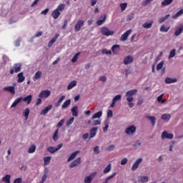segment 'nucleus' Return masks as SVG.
Here are the masks:
<instances>
[{
	"label": "nucleus",
	"instance_id": "1",
	"mask_svg": "<svg viewBox=\"0 0 183 183\" xmlns=\"http://www.w3.org/2000/svg\"><path fill=\"white\" fill-rule=\"evenodd\" d=\"M138 92L137 89L129 90L126 92L127 101L128 102V106L129 108H134V95H135Z\"/></svg>",
	"mask_w": 183,
	"mask_h": 183
},
{
	"label": "nucleus",
	"instance_id": "2",
	"mask_svg": "<svg viewBox=\"0 0 183 183\" xmlns=\"http://www.w3.org/2000/svg\"><path fill=\"white\" fill-rule=\"evenodd\" d=\"M22 68V64L21 63H16L14 64L11 69H10L11 75H14V74H18V72H21V69Z\"/></svg>",
	"mask_w": 183,
	"mask_h": 183
},
{
	"label": "nucleus",
	"instance_id": "3",
	"mask_svg": "<svg viewBox=\"0 0 183 183\" xmlns=\"http://www.w3.org/2000/svg\"><path fill=\"white\" fill-rule=\"evenodd\" d=\"M62 147H64V144H59L57 147L50 146L47 148V151L50 154H55V152H58V151H59Z\"/></svg>",
	"mask_w": 183,
	"mask_h": 183
},
{
	"label": "nucleus",
	"instance_id": "4",
	"mask_svg": "<svg viewBox=\"0 0 183 183\" xmlns=\"http://www.w3.org/2000/svg\"><path fill=\"white\" fill-rule=\"evenodd\" d=\"M101 32L102 35H104L105 36H111L115 34V31H109V29L107 27H102L101 29Z\"/></svg>",
	"mask_w": 183,
	"mask_h": 183
},
{
	"label": "nucleus",
	"instance_id": "5",
	"mask_svg": "<svg viewBox=\"0 0 183 183\" xmlns=\"http://www.w3.org/2000/svg\"><path fill=\"white\" fill-rule=\"evenodd\" d=\"M97 174H98V172H94L90 174V175L86 176L84 177V183H91L92 182V180L94 179V178H95V177L97 176Z\"/></svg>",
	"mask_w": 183,
	"mask_h": 183
},
{
	"label": "nucleus",
	"instance_id": "6",
	"mask_svg": "<svg viewBox=\"0 0 183 183\" xmlns=\"http://www.w3.org/2000/svg\"><path fill=\"white\" fill-rule=\"evenodd\" d=\"M84 20H79L76 25L74 26V31L75 32H79L81 31V28L84 26Z\"/></svg>",
	"mask_w": 183,
	"mask_h": 183
},
{
	"label": "nucleus",
	"instance_id": "7",
	"mask_svg": "<svg viewBox=\"0 0 183 183\" xmlns=\"http://www.w3.org/2000/svg\"><path fill=\"white\" fill-rule=\"evenodd\" d=\"M136 131L137 127L135 126H130L125 129V133L127 135H132Z\"/></svg>",
	"mask_w": 183,
	"mask_h": 183
},
{
	"label": "nucleus",
	"instance_id": "8",
	"mask_svg": "<svg viewBox=\"0 0 183 183\" xmlns=\"http://www.w3.org/2000/svg\"><path fill=\"white\" fill-rule=\"evenodd\" d=\"M51 95V91L49 90H42L39 94V98H48Z\"/></svg>",
	"mask_w": 183,
	"mask_h": 183
},
{
	"label": "nucleus",
	"instance_id": "9",
	"mask_svg": "<svg viewBox=\"0 0 183 183\" xmlns=\"http://www.w3.org/2000/svg\"><path fill=\"white\" fill-rule=\"evenodd\" d=\"M174 138V134L167 133V131H164L162 134V139H172Z\"/></svg>",
	"mask_w": 183,
	"mask_h": 183
},
{
	"label": "nucleus",
	"instance_id": "10",
	"mask_svg": "<svg viewBox=\"0 0 183 183\" xmlns=\"http://www.w3.org/2000/svg\"><path fill=\"white\" fill-rule=\"evenodd\" d=\"M183 32V24H179V26L175 28L174 36H179Z\"/></svg>",
	"mask_w": 183,
	"mask_h": 183
},
{
	"label": "nucleus",
	"instance_id": "11",
	"mask_svg": "<svg viewBox=\"0 0 183 183\" xmlns=\"http://www.w3.org/2000/svg\"><path fill=\"white\" fill-rule=\"evenodd\" d=\"M80 164H81V157H77L69 164V168H75V167H78Z\"/></svg>",
	"mask_w": 183,
	"mask_h": 183
},
{
	"label": "nucleus",
	"instance_id": "12",
	"mask_svg": "<svg viewBox=\"0 0 183 183\" xmlns=\"http://www.w3.org/2000/svg\"><path fill=\"white\" fill-rule=\"evenodd\" d=\"M132 62H134V57L132 56H127L124 57L123 61L124 65H129Z\"/></svg>",
	"mask_w": 183,
	"mask_h": 183
},
{
	"label": "nucleus",
	"instance_id": "13",
	"mask_svg": "<svg viewBox=\"0 0 183 183\" xmlns=\"http://www.w3.org/2000/svg\"><path fill=\"white\" fill-rule=\"evenodd\" d=\"M132 32V30L129 29L127 30L124 34H123L120 37V41H127L128 39V37L129 35H131V33Z\"/></svg>",
	"mask_w": 183,
	"mask_h": 183
},
{
	"label": "nucleus",
	"instance_id": "14",
	"mask_svg": "<svg viewBox=\"0 0 183 183\" xmlns=\"http://www.w3.org/2000/svg\"><path fill=\"white\" fill-rule=\"evenodd\" d=\"M149 181V177L147 176H139L138 177L137 182L139 183H147Z\"/></svg>",
	"mask_w": 183,
	"mask_h": 183
},
{
	"label": "nucleus",
	"instance_id": "15",
	"mask_svg": "<svg viewBox=\"0 0 183 183\" xmlns=\"http://www.w3.org/2000/svg\"><path fill=\"white\" fill-rule=\"evenodd\" d=\"M141 162H142V158H139L132 166V171H137V169L139 167Z\"/></svg>",
	"mask_w": 183,
	"mask_h": 183
},
{
	"label": "nucleus",
	"instance_id": "16",
	"mask_svg": "<svg viewBox=\"0 0 183 183\" xmlns=\"http://www.w3.org/2000/svg\"><path fill=\"white\" fill-rule=\"evenodd\" d=\"M107 21V14H103L100 16V19L97 21V25L101 26Z\"/></svg>",
	"mask_w": 183,
	"mask_h": 183
},
{
	"label": "nucleus",
	"instance_id": "17",
	"mask_svg": "<svg viewBox=\"0 0 183 183\" xmlns=\"http://www.w3.org/2000/svg\"><path fill=\"white\" fill-rule=\"evenodd\" d=\"M79 152H81L79 150L74 152L67 159V162H71V161L75 159V158H76V156L78 155V154H79Z\"/></svg>",
	"mask_w": 183,
	"mask_h": 183
},
{
	"label": "nucleus",
	"instance_id": "18",
	"mask_svg": "<svg viewBox=\"0 0 183 183\" xmlns=\"http://www.w3.org/2000/svg\"><path fill=\"white\" fill-rule=\"evenodd\" d=\"M52 109V104H49L40 113V115H46L49 111Z\"/></svg>",
	"mask_w": 183,
	"mask_h": 183
},
{
	"label": "nucleus",
	"instance_id": "19",
	"mask_svg": "<svg viewBox=\"0 0 183 183\" xmlns=\"http://www.w3.org/2000/svg\"><path fill=\"white\" fill-rule=\"evenodd\" d=\"M4 90L10 92L11 95H15V87L13 86L4 87Z\"/></svg>",
	"mask_w": 183,
	"mask_h": 183
},
{
	"label": "nucleus",
	"instance_id": "20",
	"mask_svg": "<svg viewBox=\"0 0 183 183\" xmlns=\"http://www.w3.org/2000/svg\"><path fill=\"white\" fill-rule=\"evenodd\" d=\"M61 15V11H59L56 9H54L51 13V16L54 19H58Z\"/></svg>",
	"mask_w": 183,
	"mask_h": 183
},
{
	"label": "nucleus",
	"instance_id": "21",
	"mask_svg": "<svg viewBox=\"0 0 183 183\" xmlns=\"http://www.w3.org/2000/svg\"><path fill=\"white\" fill-rule=\"evenodd\" d=\"M17 82H19V84H21V82H24V81H25V76H24V72H20L17 75Z\"/></svg>",
	"mask_w": 183,
	"mask_h": 183
},
{
	"label": "nucleus",
	"instance_id": "22",
	"mask_svg": "<svg viewBox=\"0 0 183 183\" xmlns=\"http://www.w3.org/2000/svg\"><path fill=\"white\" fill-rule=\"evenodd\" d=\"M22 101L26 102L28 104H31V102H32V95L29 94L26 97H22Z\"/></svg>",
	"mask_w": 183,
	"mask_h": 183
},
{
	"label": "nucleus",
	"instance_id": "23",
	"mask_svg": "<svg viewBox=\"0 0 183 183\" xmlns=\"http://www.w3.org/2000/svg\"><path fill=\"white\" fill-rule=\"evenodd\" d=\"M147 118L150 120L152 127H155V124H157V118L154 116H147Z\"/></svg>",
	"mask_w": 183,
	"mask_h": 183
},
{
	"label": "nucleus",
	"instance_id": "24",
	"mask_svg": "<svg viewBox=\"0 0 183 183\" xmlns=\"http://www.w3.org/2000/svg\"><path fill=\"white\" fill-rule=\"evenodd\" d=\"M97 131H98V127H93L90 130V136L89 138H94L97 135Z\"/></svg>",
	"mask_w": 183,
	"mask_h": 183
},
{
	"label": "nucleus",
	"instance_id": "25",
	"mask_svg": "<svg viewBox=\"0 0 183 183\" xmlns=\"http://www.w3.org/2000/svg\"><path fill=\"white\" fill-rule=\"evenodd\" d=\"M71 114L73 117H78V107L74 106L71 109Z\"/></svg>",
	"mask_w": 183,
	"mask_h": 183
},
{
	"label": "nucleus",
	"instance_id": "26",
	"mask_svg": "<svg viewBox=\"0 0 183 183\" xmlns=\"http://www.w3.org/2000/svg\"><path fill=\"white\" fill-rule=\"evenodd\" d=\"M22 101V97L17 98L16 99L14 100V102L12 103L11 108H15L19 102Z\"/></svg>",
	"mask_w": 183,
	"mask_h": 183
},
{
	"label": "nucleus",
	"instance_id": "27",
	"mask_svg": "<svg viewBox=\"0 0 183 183\" xmlns=\"http://www.w3.org/2000/svg\"><path fill=\"white\" fill-rule=\"evenodd\" d=\"M69 105H71V99H67L66 100L64 104L61 106L62 109H65L66 108H68V107H69Z\"/></svg>",
	"mask_w": 183,
	"mask_h": 183
},
{
	"label": "nucleus",
	"instance_id": "28",
	"mask_svg": "<svg viewBox=\"0 0 183 183\" xmlns=\"http://www.w3.org/2000/svg\"><path fill=\"white\" fill-rule=\"evenodd\" d=\"M161 119H162L163 121L168 122L169 121V119H171V114H162L161 117Z\"/></svg>",
	"mask_w": 183,
	"mask_h": 183
},
{
	"label": "nucleus",
	"instance_id": "29",
	"mask_svg": "<svg viewBox=\"0 0 183 183\" xmlns=\"http://www.w3.org/2000/svg\"><path fill=\"white\" fill-rule=\"evenodd\" d=\"M3 182L11 183V175L6 174L5 177L2 178Z\"/></svg>",
	"mask_w": 183,
	"mask_h": 183
},
{
	"label": "nucleus",
	"instance_id": "30",
	"mask_svg": "<svg viewBox=\"0 0 183 183\" xmlns=\"http://www.w3.org/2000/svg\"><path fill=\"white\" fill-rule=\"evenodd\" d=\"M177 79H171L169 77H167L165 79L164 82L166 84H174L177 82Z\"/></svg>",
	"mask_w": 183,
	"mask_h": 183
},
{
	"label": "nucleus",
	"instance_id": "31",
	"mask_svg": "<svg viewBox=\"0 0 183 183\" xmlns=\"http://www.w3.org/2000/svg\"><path fill=\"white\" fill-rule=\"evenodd\" d=\"M74 86H76V81L74 80L71 81L69 85L67 86V89L69 91L70 89H72Z\"/></svg>",
	"mask_w": 183,
	"mask_h": 183
},
{
	"label": "nucleus",
	"instance_id": "32",
	"mask_svg": "<svg viewBox=\"0 0 183 183\" xmlns=\"http://www.w3.org/2000/svg\"><path fill=\"white\" fill-rule=\"evenodd\" d=\"M65 4H60L57 8L56 9L59 12H64V10L65 9Z\"/></svg>",
	"mask_w": 183,
	"mask_h": 183
},
{
	"label": "nucleus",
	"instance_id": "33",
	"mask_svg": "<svg viewBox=\"0 0 183 183\" xmlns=\"http://www.w3.org/2000/svg\"><path fill=\"white\" fill-rule=\"evenodd\" d=\"M153 24H154V21H150L149 23L146 22L144 24H142V26L146 29H149V28H152Z\"/></svg>",
	"mask_w": 183,
	"mask_h": 183
},
{
	"label": "nucleus",
	"instance_id": "34",
	"mask_svg": "<svg viewBox=\"0 0 183 183\" xmlns=\"http://www.w3.org/2000/svg\"><path fill=\"white\" fill-rule=\"evenodd\" d=\"M182 14H183V9H181L174 16H172V19H177V18H178V16H181V15H182Z\"/></svg>",
	"mask_w": 183,
	"mask_h": 183
},
{
	"label": "nucleus",
	"instance_id": "35",
	"mask_svg": "<svg viewBox=\"0 0 183 183\" xmlns=\"http://www.w3.org/2000/svg\"><path fill=\"white\" fill-rule=\"evenodd\" d=\"M174 0H164V1L162 2V6H167L168 5H171Z\"/></svg>",
	"mask_w": 183,
	"mask_h": 183
},
{
	"label": "nucleus",
	"instance_id": "36",
	"mask_svg": "<svg viewBox=\"0 0 183 183\" xmlns=\"http://www.w3.org/2000/svg\"><path fill=\"white\" fill-rule=\"evenodd\" d=\"M36 150V146H35V144H33L29 148L28 153L34 154V152H35Z\"/></svg>",
	"mask_w": 183,
	"mask_h": 183
},
{
	"label": "nucleus",
	"instance_id": "37",
	"mask_svg": "<svg viewBox=\"0 0 183 183\" xmlns=\"http://www.w3.org/2000/svg\"><path fill=\"white\" fill-rule=\"evenodd\" d=\"M169 28L171 27L167 26L165 25H162V26L160 27V32H168V31H169Z\"/></svg>",
	"mask_w": 183,
	"mask_h": 183
},
{
	"label": "nucleus",
	"instance_id": "38",
	"mask_svg": "<svg viewBox=\"0 0 183 183\" xmlns=\"http://www.w3.org/2000/svg\"><path fill=\"white\" fill-rule=\"evenodd\" d=\"M101 117H102V112L99 111L92 116V119H97V118H101Z\"/></svg>",
	"mask_w": 183,
	"mask_h": 183
},
{
	"label": "nucleus",
	"instance_id": "39",
	"mask_svg": "<svg viewBox=\"0 0 183 183\" xmlns=\"http://www.w3.org/2000/svg\"><path fill=\"white\" fill-rule=\"evenodd\" d=\"M29 108H26L24 111L23 112V115L25 117V119H28V117H29Z\"/></svg>",
	"mask_w": 183,
	"mask_h": 183
},
{
	"label": "nucleus",
	"instance_id": "40",
	"mask_svg": "<svg viewBox=\"0 0 183 183\" xmlns=\"http://www.w3.org/2000/svg\"><path fill=\"white\" fill-rule=\"evenodd\" d=\"M112 51L113 54H117L119 51V45L115 44L112 47Z\"/></svg>",
	"mask_w": 183,
	"mask_h": 183
},
{
	"label": "nucleus",
	"instance_id": "41",
	"mask_svg": "<svg viewBox=\"0 0 183 183\" xmlns=\"http://www.w3.org/2000/svg\"><path fill=\"white\" fill-rule=\"evenodd\" d=\"M79 55H81V53L79 52V53H76L74 56L73 58L71 59V62L73 64H75V62H76V61H78V57L79 56Z\"/></svg>",
	"mask_w": 183,
	"mask_h": 183
},
{
	"label": "nucleus",
	"instance_id": "42",
	"mask_svg": "<svg viewBox=\"0 0 183 183\" xmlns=\"http://www.w3.org/2000/svg\"><path fill=\"white\" fill-rule=\"evenodd\" d=\"M111 169H112V167H111V164H109L104 169L103 172L104 174H108L109 172H111Z\"/></svg>",
	"mask_w": 183,
	"mask_h": 183
},
{
	"label": "nucleus",
	"instance_id": "43",
	"mask_svg": "<svg viewBox=\"0 0 183 183\" xmlns=\"http://www.w3.org/2000/svg\"><path fill=\"white\" fill-rule=\"evenodd\" d=\"M52 157L51 156H47V157H45L44 158V165H48V164H49V162H51V159Z\"/></svg>",
	"mask_w": 183,
	"mask_h": 183
},
{
	"label": "nucleus",
	"instance_id": "44",
	"mask_svg": "<svg viewBox=\"0 0 183 183\" xmlns=\"http://www.w3.org/2000/svg\"><path fill=\"white\" fill-rule=\"evenodd\" d=\"M169 18V14H167L165 16L161 17V19L159 20V24H162V22H165V21H167V19H168Z\"/></svg>",
	"mask_w": 183,
	"mask_h": 183
},
{
	"label": "nucleus",
	"instance_id": "45",
	"mask_svg": "<svg viewBox=\"0 0 183 183\" xmlns=\"http://www.w3.org/2000/svg\"><path fill=\"white\" fill-rule=\"evenodd\" d=\"M115 175H117V172H114L110 176L107 177L105 179L104 183H108V181H109V179H112V178H114Z\"/></svg>",
	"mask_w": 183,
	"mask_h": 183
},
{
	"label": "nucleus",
	"instance_id": "46",
	"mask_svg": "<svg viewBox=\"0 0 183 183\" xmlns=\"http://www.w3.org/2000/svg\"><path fill=\"white\" fill-rule=\"evenodd\" d=\"M115 175H117V172H114L110 176L107 177L105 179L104 183H108V181H109V179H112V178H114Z\"/></svg>",
	"mask_w": 183,
	"mask_h": 183
},
{
	"label": "nucleus",
	"instance_id": "47",
	"mask_svg": "<svg viewBox=\"0 0 183 183\" xmlns=\"http://www.w3.org/2000/svg\"><path fill=\"white\" fill-rule=\"evenodd\" d=\"M74 121H75V118L74 117H71L69 121L66 122V126L69 127L71 125H72V124H74Z\"/></svg>",
	"mask_w": 183,
	"mask_h": 183
},
{
	"label": "nucleus",
	"instance_id": "48",
	"mask_svg": "<svg viewBox=\"0 0 183 183\" xmlns=\"http://www.w3.org/2000/svg\"><path fill=\"white\" fill-rule=\"evenodd\" d=\"M41 76H42V72L40 71H38L35 74L34 79H39V78H41Z\"/></svg>",
	"mask_w": 183,
	"mask_h": 183
},
{
	"label": "nucleus",
	"instance_id": "49",
	"mask_svg": "<svg viewBox=\"0 0 183 183\" xmlns=\"http://www.w3.org/2000/svg\"><path fill=\"white\" fill-rule=\"evenodd\" d=\"M176 55V50L175 49H172L169 55V59H171V58H174V56H175Z\"/></svg>",
	"mask_w": 183,
	"mask_h": 183
},
{
	"label": "nucleus",
	"instance_id": "50",
	"mask_svg": "<svg viewBox=\"0 0 183 183\" xmlns=\"http://www.w3.org/2000/svg\"><path fill=\"white\" fill-rule=\"evenodd\" d=\"M58 132H59V129H56L54 132V134L53 135V139L54 141H56L58 139Z\"/></svg>",
	"mask_w": 183,
	"mask_h": 183
},
{
	"label": "nucleus",
	"instance_id": "51",
	"mask_svg": "<svg viewBox=\"0 0 183 183\" xmlns=\"http://www.w3.org/2000/svg\"><path fill=\"white\" fill-rule=\"evenodd\" d=\"M121 98H122V96L121 94H118L116 95L114 98H113V102H117V101H119L121 99Z\"/></svg>",
	"mask_w": 183,
	"mask_h": 183
},
{
	"label": "nucleus",
	"instance_id": "52",
	"mask_svg": "<svg viewBox=\"0 0 183 183\" xmlns=\"http://www.w3.org/2000/svg\"><path fill=\"white\" fill-rule=\"evenodd\" d=\"M108 128H109V124L108 122H104V127L103 128V132H107L108 131Z\"/></svg>",
	"mask_w": 183,
	"mask_h": 183
},
{
	"label": "nucleus",
	"instance_id": "53",
	"mask_svg": "<svg viewBox=\"0 0 183 183\" xmlns=\"http://www.w3.org/2000/svg\"><path fill=\"white\" fill-rule=\"evenodd\" d=\"M162 66H164V61H162L160 63L157 64V71L162 69Z\"/></svg>",
	"mask_w": 183,
	"mask_h": 183
},
{
	"label": "nucleus",
	"instance_id": "54",
	"mask_svg": "<svg viewBox=\"0 0 183 183\" xmlns=\"http://www.w3.org/2000/svg\"><path fill=\"white\" fill-rule=\"evenodd\" d=\"M64 124H65V119H62L60 120V122L57 124L56 128H61V127H62V125H64Z\"/></svg>",
	"mask_w": 183,
	"mask_h": 183
},
{
	"label": "nucleus",
	"instance_id": "55",
	"mask_svg": "<svg viewBox=\"0 0 183 183\" xmlns=\"http://www.w3.org/2000/svg\"><path fill=\"white\" fill-rule=\"evenodd\" d=\"M102 54H106V55H111V54H112V51H111V50H107V49H104L102 51Z\"/></svg>",
	"mask_w": 183,
	"mask_h": 183
},
{
	"label": "nucleus",
	"instance_id": "56",
	"mask_svg": "<svg viewBox=\"0 0 183 183\" xmlns=\"http://www.w3.org/2000/svg\"><path fill=\"white\" fill-rule=\"evenodd\" d=\"M127 5H128V4H127V3H122V4H120L121 10H122V11H124V10H126Z\"/></svg>",
	"mask_w": 183,
	"mask_h": 183
},
{
	"label": "nucleus",
	"instance_id": "57",
	"mask_svg": "<svg viewBox=\"0 0 183 183\" xmlns=\"http://www.w3.org/2000/svg\"><path fill=\"white\" fill-rule=\"evenodd\" d=\"M46 178H48V174L46 172H45L42 177L41 181L40 182V183H44L45 182V181H46Z\"/></svg>",
	"mask_w": 183,
	"mask_h": 183
},
{
	"label": "nucleus",
	"instance_id": "58",
	"mask_svg": "<svg viewBox=\"0 0 183 183\" xmlns=\"http://www.w3.org/2000/svg\"><path fill=\"white\" fill-rule=\"evenodd\" d=\"M93 151L96 155H98L99 154V146L94 147Z\"/></svg>",
	"mask_w": 183,
	"mask_h": 183
},
{
	"label": "nucleus",
	"instance_id": "59",
	"mask_svg": "<svg viewBox=\"0 0 183 183\" xmlns=\"http://www.w3.org/2000/svg\"><path fill=\"white\" fill-rule=\"evenodd\" d=\"M115 149V146L114 144H111L107 147V151H114Z\"/></svg>",
	"mask_w": 183,
	"mask_h": 183
},
{
	"label": "nucleus",
	"instance_id": "60",
	"mask_svg": "<svg viewBox=\"0 0 183 183\" xmlns=\"http://www.w3.org/2000/svg\"><path fill=\"white\" fill-rule=\"evenodd\" d=\"M55 42H56V38H53L48 44V46H51V45H54V44H55Z\"/></svg>",
	"mask_w": 183,
	"mask_h": 183
},
{
	"label": "nucleus",
	"instance_id": "61",
	"mask_svg": "<svg viewBox=\"0 0 183 183\" xmlns=\"http://www.w3.org/2000/svg\"><path fill=\"white\" fill-rule=\"evenodd\" d=\"M134 13H131L129 15L127 16V21H132L134 19Z\"/></svg>",
	"mask_w": 183,
	"mask_h": 183
},
{
	"label": "nucleus",
	"instance_id": "62",
	"mask_svg": "<svg viewBox=\"0 0 183 183\" xmlns=\"http://www.w3.org/2000/svg\"><path fill=\"white\" fill-rule=\"evenodd\" d=\"M22 182V178H16L14 180L13 183H21Z\"/></svg>",
	"mask_w": 183,
	"mask_h": 183
},
{
	"label": "nucleus",
	"instance_id": "63",
	"mask_svg": "<svg viewBox=\"0 0 183 183\" xmlns=\"http://www.w3.org/2000/svg\"><path fill=\"white\" fill-rule=\"evenodd\" d=\"M128 162V159L127 158H124L122 161H121V165H125V164H127Z\"/></svg>",
	"mask_w": 183,
	"mask_h": 183
},
{
	"label": "nucleus",
	"instance_id": "64",
	"mask_svg": "<svg viewBox=\"0 0 183 183\" xmlns=\"http://www.w3.org/2000/svg\"><path fill=\"white\" fill-rule=\"evenodd\" d=\"M112 117H113L112 110H109L107 112V118H112Z\"/></svg>",
	"mask_w": 183,
	"mask_h": 183
}]
</instances>
